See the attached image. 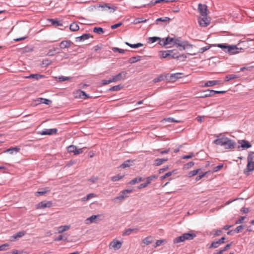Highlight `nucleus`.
I'll use <instances>...</instances> for the list:
<instances>
[{"label":"nucleus","instance_id":"c756f323","mask_svg":"<svg viewBox=\"0 0 254 254\" xmlns=\"http://www.w3.org/2000/svg\"><path fill=\"white\" fill-rule=\"evenodd\" d=\"M220 82V81L219 80H211V81H207L204 85V87H211L213 86L214 85L218 84Z\"/></svg>","mask_w":254,"mask_h":254},{"label":"nucleus","instance_id":"b1692460","mask_svg":"<svg viewBox=\"0 0 254 254\" xmlns=\"http://www.w3.org/2000/svg\"><path fill=\"white\" fill-rule=\"evenodd\" d=\"M168 159L166 158H157L156 159L153 163V166H159L162 165L164 162L167 161Z\"/></svg>","mask_w":254,"mask_h":254},{"label":"nucleus","instance_id":"cd10ccee","mask_svg":"<svg viewBox=\"0 0 254 254\" xmlns=\"http://www.w3.org/2000/svg\"><path fill=\"white\" fill-rule=\"evenodd\" d=\"M110 245L115 250H119L121 248L122 243L118 240H114Z\"/></svg>","mask_w":254,"mask_h":254},{"label":"nucleus","instance_id":"5701e85b","mask_svg":"<svg viewBox=\"0 0 254 254\" xmlns=\"http://www.w3.org/2000/svg\"><path fill=\"white\" fill-rule=\"evenodd\" d=\"M182 73L178 72L174 74H172L170 75L169 80L172 82L176 81L178 79L181 78Z\"/></svg>","mask_w":254,"mask_h":254},{"label":"nucleus","instance_id":"a878e982","mask_svg":"<svg viewBox=\"0 0 254 254\" xmlns=\"http://www.w3.org/2000/svg\"><path fill=\"white\" fill-rule=\"evenodd\" d=\"M138 232V229L137 228H128L125 230L123 233V236H128L132 233H136Z\"/></svg>","mask_w":254,"mask_h":254},{"label":"nucleus","instance_id":"aec40b11","mask_svg":"<svg viewBox=\"0 0 254 254\" xmlns=\"http://www.w3.org/2000/svg\"><path fill=\"white\" fill-rule=\"evenodd\" d=\"M62 51L59 48L54 47L53 49L49 50L47 54L48 56H53L55 54L61 53Z\"/></svg>","mask_w":254,"mask_h":254},{"label":"nucleus","instance_id":"39448f33","mask_svg":"<svg viewBox=\"0 0 254 254\" xmlns=\"http://www.w3.org/2000/svg\"><path fill=\"white\" fill-rule=\"evenodd\" d=\"M174 41V37L168 36L165 38H162V40H160V41L158 42V44L161 46L168 48L169 47H167V45H172L173 46Z\"/></svg>","mask_w":254,"mask_h":254},{"label":"nucleus","instance_id":"09e8293b","mask_svg":"<svg viewBox=\"0 0 254 254\" xmlns=\"http://www.w3.org/2000/svg\"><path fill=\"white\" fill-rule=\"evenodd\" d=\"M162 38H161L160 37L154 36V37H149L148 40H149V42H151V43H153L157 41H159H159H160V40H162Z\"/></svg>","mask_w":254,"mask_h":254},{"label":"nucleus","instance_id":"a19ab883","mask_svg":"<svg viewBox=\"0 0 254 254\" xmlns=\"http://www.w3.org/2000/svg\"><path fill=\"white\" fill-rule=\"evenodd\" d=\"M93 31L98 34H102L104 33V31L102 27H95L93 28Z\"/></svg>","mask_w":254,"mask_h":254},{"label":"nucleus","instance_id":"4be33fe9","mask_svg":"<svg viewBox=\"0 0 254 254\" xmlns=\"http://www.w3.org/2000/svg\"><path fill=\"white\" fill-rule=\"evenodd\" d=\"M212 90L207 89L203 91V92L198 96L199 98H206L213 96Z\"/></svg>","mask_w":254,"mask_h":254},{"label":"nucleus","instance_id":"f03ea898","mask_svg":"<svg viewBox=\"0 0 254 254\" xmlns=\"http://www.w3.org/2000/svg\"><path fill=\"white\" fill-rule=\"evenodd\" d=\"M247 165L244 173L248 175L249 172L254 170V152L250 151L247 157Z\"/></svg>","mask_w":254,"mask_h":254},{"label":"nucleus","instance_id":"4468645a","mask_svg":"<svg viewBox=\"0 0 254 254\" xmlns=\"http://www.w3.org/2000/svg\"><path fill=\"white\" fill-rule=\"evenodd\" d=\"M98 7H101L103 8V10H106L107 9L110 10V12L112 13L114 12L115 10H117V7L114 6H111L109 3H105L104 4H99Z\"/></svg>","mask_w":254,"mask_h":254},{"label":"nucleus","instance_id":"58836bf2","mask_svg":"<svg viewBox=\"0 0 254 254\" xmlns=\"http://www.w3.org/2000/svg\"><path fill=\"white\" fill-rule=\"evenodd\" d=\"M239 76L236 74H228L225 76V80L226 81H229L230 80L238 78Z\"/></svg>","mask_w":254,"mask_h":254},{"label":"nucleus","instance_id":"69168bd1","mask_svg":"<svg viewBox=\"0 0 254 254\" xmlns=\"http://www.w3.org/2000/svg\"><path fill=\"white\" fill-rule=\"evenodd\" d=\"M178 57L177 59L181 61H184L187 58V56L185 54L180 55L178 54Z\"/></svg>","mask_w":254,"mask_h":254},{"label":"nucleus","instance_id":"2eb2a0df","mask_svg":"<svg viewBox=\"0 0 254 254\" xmlns=\"http://www.w3.org/2000/svg\"><path fill=\"white\" fill-rule=\"evenodd\" d=\"M75 98H82L84 99L89 98V95L86 94L84 91L78 90L75 93Z\"/></svg>","mask_w":254,"mask_h":254},{"label":"nucleus","instance_id":"6ab92c4d","mask_svg":"<svg viewBox=\"0 0 254 254\" xmlns=\"http://www.w3.org/2000/svg\"><path fill=\"white\" fill-rule=\"evenodd\" d=\"M25 234L26 232L24 231H19L15 234L14 235H13V236H11L10 240L11 241H14L24 236L25 235Z\"/></svg>","mask_w":254,"mask_h":254},{"label":"nucleus","instance_id":"ea45409f","mask_svg":"<svg viewBox=\"0 0 254 254\" xmlns=\"http://www.w3.org/2000/svg\"><path fill=\"white\" fill-rule=\"evenodd\" d=\"M69 28L72 31H76L79 30V27L77 24L73 22L70 25Z\"/></svg>","mask_w":254,"mask_h":254},{"label":"nucleus","instance_id":"79ce46f5","mask_svg":"<svg viewBox=\"0 0 254 254\" xmlns=\"http://www.w3.org/2000/svg\"><path fill=\"white\" fill-rule=\"evenodd\" d=\"M70 228V226L68 225L61 226L58 228V232L59 233H63Z\"/></svg>","mask_w":254,"mask_h":254},{"label":"nucleus","instance_id":"dca6fc26","mask_svg":"<svg viewBox=\"0 0 254 254\" xmlns=\"http://www.w3.org/2000/svg\"><path fill=\"white\" fill-rule=\"evenodd\" d=\"M72 44L70 40L62 41L59 44L60 49L61 50L69 48Z\"/></svg>","mask_w":254,"mask_h":254},{"label":"nucleus","instance_id":"bf43d9fd","mask_svg":"<svg viewBox=\"0 0 254 254\" xmlns=\"http://www.w3.org/2000/svg\"><path fill=\"white\" fill-rule=\"evenodd\" d=\"M213 232H214L213 235L215 237L220 236L223 233L222 230L219 229H214Z\"/></svg>","mask_w":254,"mask_h":254},{"label":"nucleus","instance_id":"0eeeda50","mask_svg":"<svg viewBox=\"0 0 254 254\" xmlns=\"http://www.w3.org/2000/svg\"><path fill=\"white\" fill-rule=\"evenodd\" d=\"M84 148L77 149L76 146L71 145L67 147V151L69 153H73L74 155H78L83 152Z\"/></svg>","mask_w":254,"mask_h":254},{"label":"nucleus","instance_id":"e433bc0d","mask_svg":"<svg viewBox=\"0 0 254 254\" xmlns=\"http://www.w3.org/2000/svg\"><path fill=\"white\" fill-rule=\"evenodd\" d=\"M171 20V18H170L168 17H160L159 18H157L156 20V24H158V22H169Z\"/></svg>","mask_w":254,"mask_h":254},{"label":"nucleus","instance_id":"9d476101","mask_svg":"<svg viewBox=\"0 0 254 254\" xmlns=\"http://www.w3.org/2000/svg\"><path fill=\"white\" fill-rule=\"evenodd\" d=\"M238 142L241 144L238 146V149H239L240 147H241L243 149H245L250 148L252 147V144L251 143L245 139L239 140Z\"/></svg>","mask_w":254,"mask_h":254},{"label":"nucleus","instance_id":"72a5a7b5","mask_svg":"<svg viewBox=\"0 0 254 254\" xmlns=\"http://www.w3.org/2000/svg\"><path fill=\"white\" fill-rule=\"evenodd\" d=\"M161 53V57L162 58H169L170 56V53L173 52L172 51L166 50L164 51H160Z\"/></svg>","mask_w":254,"mask_h":254},{"label":"nucleus","instance_id":"3c124183","mask_svg":"<svg viewBox=\"0 0 254 254\" xmlns=\"http://www.w3.org/2000/svg\"><path fill=\"white\" fill-rule=\"evenodd\" d=\"M158 177V176L156 175H151L146 178V181L150 184L152 180L156 179Z\"/></svg>","mask_w":254,"mask_h":254},{"label":"nucleus","instance_id":"8fccbe9b","mask_svg":"<svg viewBox=\"0 0 254 254\" xmlns=\"http://www.w3.org/2000/svg\"><path fill=\"white\" fill-rule=\"evenodd\" d=\"M143 243L146 245H148L152 242V238L151 237H147L143 240Z\"/></svg>","mask_w":254,"mask_h":254},{"label":"nucleus","instance_id":"2f4dec72","mask_svg":"<svg viewBox=\"0 0 254 254\" xmlns=\"http://www.w3.org/2000/svg\"><path fill=\"white\" fill-rule=\"evenodd\" d=\"M212 46H214V47L217 46V47L223 49L224 52H225V53H227V50L228 49L229 45L227 44H218L217 45H212Z\"/></svg>","mask_w":254,"mask_h":254},{"label":"nucleus","instance_id":"6e6552de","mask_svg":"<svg viewBox=\"0 0 254 254\" xmlns=\"http://www.w3.org/2000/svg\"><path fill=\"white\" fill-rule=\"evenodd\" d=\"M198 10L201 16H207V6L206 4L199 3Z\"/></svg>","mask_w":254,"mask_h":254},{"label":"nucleus","instance_id":"ddd939ff","mask_svg":"<svg viewBox=\"0 0 254 254\" xmlns=\"http://www.w3.org/2000/svg\"><path fill=\"white\" fill-rule=\"evenodd\" d=\"M126 75L127 72L126 71L121 72L116 75L113 76L112 77L113 81L114 82H116L118 81H121L123 79H124L126 78Z\"/></svg>","mask_w":254,"mask_h":254},{"label":"nucleus","instance_id":"412c9836","mask_svg":"<svg viewBox=\"0 0 254 254\" xmlns=\"http://www.w3.org/2000/svg\"><path fill=\"white\" fill-rule=\"evenodd\" d=\"M178 48L180 51H183L185 50L187 48H192V45L190 44L187 41H183L182 43L180 45Z\"/></svg>","mask_w":254,"mask_h":254},{"label":"nucleus","instance_id":"1a4fd4ad","mask_svg":"<svg viewBox=\"0 0 254 254\" xmlns=\"http://www.w3.org/2000/svg\"><path fill=\"white\" fill-rule=\"evenodd\" d=\"M202 17H199V24L201 27H206L210 24V19L209 17H208L207 16Z\"/></svg>","mask_w":254,"mask_h":254},{"label":"nucleus","instance_id":"13d9d810","mask_svg":"<svg viewBox=\"0 0 254 254\" xmlns=\"http://www.w3.org/2000/svg\"><path fill=\"white\" fill-rule=\"evenodd\" d=\"M61 240H64L65 241H67V237L64 238V235H60L57 238H55L54 239L55 241H61Z\"/></svg>","mask_w":254,"mask_h":254},{"label":"nucleus","instance_id":"20e7f679","mask_svg":"<svg viewBox=\"0 0 254 254\" xmlns=\"http://www.w3.org/2000/svg\"><path fill=\"white\" fill-rule=\"evenodd\" d=\"M242 50H243V49L241 47H239L234 45H229L227 50V53L230 55H235L239 53Z\"/></svg>","mask_w":254,"mask_h":254},{"label":"nucleus","instance_id":"a18cd8bd","mask_svg":"<svg viewBox=\"0 0 254 254\" xmlns=\"http://www.w3.org/2000/svg\"><path fill=\"white\" fill-rule=\"evenodd\" d=\"M142 180H143V179L141 177L135 178L132 179L131 181H130L129 182V184L131 185H133L135 184L136 183L140 182Z\"/></svg>","mask_w":254,"mask_h":254},{"label":"nucleus","instance_id":"4d7b16f0","mask_svg":"<svg viewBox=\"0 0 254 254\" xmlns=\"http://www.w3.org/2000/svg\"><path fill=\"white\" fill-rule=\"evenodd\" d=\"M112 50L114 52H119V53H121V54H124V53H125L126 51H127V50H123V49H120V48H117V47L113 48H112Z\"/></svg>","mask_w":254,"mask_h":254},{"label":"nucleus","instance_id":"680f3d73","mask_svg":"<svg viewBox=\"0 0 254 254\" xmlns=\"http://www.w3.org/2000/svg\"><path fill=\"white\" fill-rule=\"evenodd\" d=\"M223 167V164H221L216 167H214L213 169V171L214 172H216L219 170H220L221 169H222Z\"/></svg>","mask_w":254,"mask_h":254},{"label":"nucleus","instance_id":"49530a36","mask_svg":"<svg viewBox=\"0 0 254 254\" xmlns=\"http://www.w3.org/2000/svg\"><path fill=\"white\" fill-rule=\"evenodd\" d=\"M173 52L170 53V58L177 59L178 57L179 52L176 50H172Z\"/></svg>","mask_w":254,"mask_h":254},{"label":"nucleus","instance_id":"603ef678","mask_svg":"<svg viewBox=\"0 0 254 254\" xmlns=\"http://www.w3.org/2000/svg\"><path fill=\"white\" fill-rule=\"evenodd\" d=\"M125 198L124 197V196L123 195H122L121 193L120 194V195L116 197H115L113 199V200L115 201V202H121L122 201H123Z\"/></svg>","mask_w":254,"mask_h":254},{"label":"nucleus","instance_id":"5fc2aeb1","mask_svg":"<svg viewBox=\"0 0 254 254\" xmlns=\"http://www.w3.org/2000/svg\"><path fill=\"white\" fill-rule=\"evenodd\" d=\"M200 170V169H197L190 171L189 173V177H191L192 176L196 175L199 172Z\"/></svg>","mask_w":254,"mask_h":254},{"label":"nucleus","instance_id":"f3484780","mask_svg":"<svg viewBox=\"0 0 254 254\" xmlns=\"http://www.w3.org/2000/svg\"><path fill=\"white\" fill-rule=\"evenodd\" d=\"M57 131L58 130L56 128L44 129L41 132V134L43 135H52L57 133Z\"/></svg>","mask_w":254,"mask_h":254},{"label":"nucleus","instance_id":"f8f14e48","mask_svg":"<svg viewBox=\"0 0 254 254\" xmlns=\"http://www.w3.org/2000/svg\"><path fill=\"white\" fill-rule=\"evenodd\" d=\"M101 216V215H93L85 220V223L87 224H90L94 223H97L98 221L101 220V219H99V220L97 219Z\"/></svg>","mask_w":254,"mask_h":254},{"label":"nucleus","instance_id":"a211bd4d","mask_svg":"<svg viewBox=\"0 0 254 254\" xmlns=\"http://www.w3.org/2000/svg\"><path fill=\"white\" fill-rule=\"evenodd\" d=\"M90 37L93 38V36L89 33H85L80 36L76 37L75 41L76 42L84 41Z\"/></svg>","mask_w":254,"mask_h":254},{"label":"nucleus","instance_id":"37998d69","mask_svg":"<svg viewBox=\"0 0 254 254\" xmlns=\"http://www.w3.org/2000/svg\"><path fill=\"white\" fill-rule=\"evenodd\" d=\"M122 87H123V86L121 84L115 85V86H114L111 87L109 89V91H120L122 88Z\"/></svg>","mask_w":254,"mask_h":254},{"label":"nucleus","instance_id":"c85d7f7f","mask_svg":"<svg viewBox=\"0 0 254 254\" xmlns=\"http://www.w3.org/2000/svg\"><path fill=\"white\" fill-rule=\"evenodd\" d=\"M20 150V148L18 147V146H16V147H10L7 149H6V150H5L4 151V152H8V153H9L10 154H13L14 152H15V153L18 152Z\"/></svg>","mask_w":254,"mask_h":254},{"label":"nucleus","instance_id":"6e6d98bb","mask_svg":"<svg viewBox=\"0 0 254 254\" xmlns=\"http://www.w3.org/2000/svg\"><path fill=\"white\" fill-rule=\"evenodd\" d=\"M164 0H152L149 3H148V5L151 6L154 5L157 3H160L162 2H164Z\"/></svg>","mask_w":254,"mask_h":254},{"label":"nucleus","instance_id":"7ed1b4c3","mask_svg":"<svg viewBox=\"0 0 254 254\" xmlns=\"http://www.w3.org/2000/svg\"><path fill=\"white\" fill-rule=\"evenodd\" d=\"M196 236V234L193 233H186L182 235L179 236L174 239V243L183 242L186 240H193Z\"/></svg>","mask_w":254,"mask_h":254},{"label":"nucleus","instance_id":"f257e3e1","mask_svg":"<svg viewBox=\"0 0 254 254\" xmlns=\"http://www.w3.org/2000/svg\"><path fill=\"white\" fill-rule=\"evenodd\" d=\"M213 142L216 145L224 146L225 148L227 149H234L236 146V142L233 140L225 137L216 139Z\"/></svg>","mask_w":254,"mask_h":254},{"label":"nucleus","instance_id":"393cba45","mask_svg":"<svg viewBox=\"0 0 254 254\" xmlns=\"http://www.w3.org/2000/svg\"><path fill=\"white\" fill-rule=\"evenodd\" d=\"M50 189L49 188L46 187L43 189L42 190L37 191L35 192V195L36 196H39L41 195H45V194L50 192Z\"/></svg>","mask_w":254,"mask_h":254},{"label":"nucleus","instance_id":"052dcab7","mask_svg":"<svg viewBox=\"0 0 254 254\" xmlns=\"http://www.w3.org/2000/svg\"><path fill=\"white\" fill-rule=\"evenodd\" d=\"M95 196V194L94 193H89L87 194L85 197L82 198L83 201H86L87 200H89V199L94 197Z\"/></svg>","mask_w":254,"mask_h":254},{"label":"nucleus","instance_id":"e2e57ef3","mask_svg":"<svg viewBox=\"0 0 254 254\" xmlns=\"http://www.w3.org/2000/svg\"><path fill=\"white\" fill-rule=\"evenodd\" d=\"M132 191L131 190H125L121 192V194L124 196L125 198L127 196L126 195L127 193H130Z\"/></svg>","mask_w":254,"mask_h":254},{"label":"nucleus","instance_id":"7c9ffc66","mask_svg":"<svg viewBox=\"0 0 254 254\" xmlns=\"http://www.w3.org/2000/svg\"><path fill=\"white\" fill-rule=\"evenodd\" d=\"M133 161L132 160H127L120 165V167L123 169L128 167L131 165V163H133Z\"/></svg>","mask_w":254,"mask_h":254},{"label":"nucleus","instance_id":"338daca9","mask_svg":"<svg viewBox=\"0 0 254 254\" xmlns=\"http://www.w3.org/2000/svg\"><path fill=\"white\" fill-rule=\"evenodd\" d=\"M194 165V162L191 161L185 164L184 167L186 169H189Z\"/></svg>","mask_w":254,"mask_h":254},{"label":"nucleus","instance_id":"c03bdc74","mask_svg":"<svg viewBox=\"0 0 254 254\" xmlns=\"http://www.w3.org/2000/svg\"><path fill=\"white\" fill-rule=\"evenodd\" d=\"M51 63V61L47 59L42 61V63L41 64V65L42 67H46L50 65Z\"/></svg>","mask_w":254,"mask_h":254},{"label":"nucleus","instance_id":"c9c22d12","mask_svg":"<svg viewBox=\"0 0 254 254\" xmlns=\"http://www.w3.org/2000/svg\"><path fill=\"white\" fill-rule=\"evenodd\" d=\"M140 58H141V57L139 56L132 57V58H130L128 60V62L130 64H133L138 61H139L140 60Z\"/></svg>","mask_w":254,"mask_h":254},{"label":"nucleus","instance_id":"0e129e2a","mask_svg":"<svg viewBox=\"0 0 254 254\" xmlns=\"http://www.w3.org/2000/svg\"><path fill=\"white\" fill-rule=\"evenodd\" d=\"M164 76L163 75H159L158 77L154 79L153 81L154 82H158L164 80Z\"/></svg>","mask_w":254,"mask_h":254},{"label":"nucleus","instance_id":"f704fd0d","mask_svg":"<svg viewBox=\"0 0 254 254\" xmlns=\"http://www.w3.org/2000/svg\"><path fill=\"white\" fill-rule=\"evenodd\" d=\"M44 76H45L44 75H41L39 74H30L28 76H27V78H34L36 80H38L39 79L44 77Z\"/></svg>","mask_w":254,"mask_h":254},{"label":"nucleus","instance_id":"de8ad7c7","mask_svg":"<svg viewBox=\"0 0 254 254\" xmlns=\"http://www.w3.org/2000/svg\"><path fill=\"white\" fill-rule=\"evenodd\" d=\"M175 172V170H174L172 171L167 172L164 175L160 177V180L162 181L163 180H164L166 178L171 176Z\"/></svg>","mask_w":254,"mask_h":254},{"label":"nucleus","instance_id":"774afa93","mask_svg":"<svg viewBox=\"0 0 254 254\" xmlns=\"http://www.w3.org/2000/svg\"><path fill=\"white\" fill-rule=\"evenodd\" d=\"M146 21H147V20L144 19L143 18H137L135 19L134 22L135 23H139L145 22Z\"/></svg>","mask_w":254,"mask_h":254},{"label":"nucleus","instance_id":"864d4df0","mask_svg":"<svg viewBox=\"0 0 254 254\" xmlns=\"http://www.w3.org/2000/svg\"><path fill=\"white\" fill-rule=\"evenodd\" d=\"M124 175H120L118 174V175H117L116 176L112 177L111 178V180L113 182H116V181L120 180L122 178H123L124 177Z\"/></svg>","mask_w":254,"mask_h":254},{"label":"nucleus","instance_id":"9b49d317","mask_svg":"<svg viewBox=\"0 0 254 254\" xmlns=\"http://www.w3.org/2000/svg\"><path fill=\"white\" fill-rule=\"evenodd\" d=\"M225 239L226 238L225 237H222L218 241L212 242L211 245L208 247V248L212 249L218 248L220 245L225 243Z\"/></svg>","mask_w":254,"mask_h":254},{"label":"nucleus","instance_id":"4c0bfd02","mask_svg":"<svg viewBox=\"0 0 254 254\" xmlns=\"http://www.w3.org/2000/svg\"><path fill=\"white\" fill-rule=\"evenodd\" d=\"M183 42V41L181 40V37H174V41L173 46L174 45H177V47H179L180 45H181V43H182Z\"/></svg>","mask_w":254,"mask_h":254},{"label":"nucleus","instance_id":"bb28decb","mask_svg":"<svg viewBox=\"0 0 254 254\" xmlns=\"http://www.w3.org/2000/svg\"><path fill=\"white\" fill-rule=\"evenodd\" d=\"M36 101L38 102L39 103H43L48 105L51 104L52 103V101L51 100L43 98H38L37 99Z\"/></svg>","mask_w":254,"mask_h":254},{"label":"nucleus","instance_id":"423d86ee","mask_svg":"<svg viewBox=\"0 0 254 254\" xmlns=\"http://www.w3.org/2000/svg\"><path fill=\"white\" fill-rule=\"evenodd\" d=\"M52 205L51 201H42L36 205L37 209H44L45 208H50Z\"/></svg>","mask_w":254,"mask_h":254},{"label":"nucleus","instance_id":"473e14b6","mask_svg":"<svg viewBox=\"0 0 254 254\" xmlns=\"http://www.w3.org/2000/svg\"><path fill=\"white\" fill-rule=\"evenodd\" d=\"M49 20L51 22L52 25L56 27L63 26L62 23L57 19H49Z\"/></svg>","mask_w":254,"mask_h":254}]
</instances>
